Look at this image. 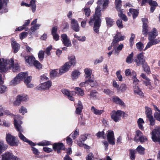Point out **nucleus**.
Wrapping results in <instances>:
<instances>
[{
    "mask_svg": "<svg viewBox=\"0 0 160 160\" xmlns=\"http://www.w3.org/2000/svg\"><path fill=\"white\" fill-rule=\"evenodd\" d=\"M122 3L121 0H115V8L118 11V15L119 17H121V16L123 14V11L121 10Z\"/></svg>",
    "mask_w": 160,
    "mask_h": 160,
    "instance_id": "f3484780",
    "label": "nucleus"
},
{
    "mask_svg": "<svg viewBox=\"0 0 160 160\" xmlns=\"http://www.w3.org/2000/svg\"><path fill=\"white\" fill-rule=\"evenodd\" d=\"M142 21L143 22L142 32L143 35L147 36L148 35V39L149 40L144 51L150 47V32H148V20L146 18H142Z\"/></svg>",
    "mask_w": 160,
    "mask_h": 160,
    "instance_id": "423d86ee",
    "label": "nucleus"
},
{
    "mask_svg": "<svg viewBox=\"0 0 160 160\" xmlns=\"http://www.w3.org/2000/svg\"><path fill=\"white\" fill-rule=\"evenodd\" d=\"M75 92L78 95L82 96L84 94V93L83 90L79 87H76L75 88Z\"/></svg>",
    "mask_w": 160,
    "mask_h": 160,
    "instance_id": "4c0bfd02",
    "label": "nucleus"
},
{
    "mask_svg": "<svg viewBox=\"0 0 160 160\" xmlns=\"http://www.w3.org/2000/svg\"><path fill=\"white\" fill-rule=\"evenodd\" d=\"M125 75L126 76H136V72L133 71L131 72L129 69H126L125 72Z\"/></svg>",
    "mask_w": 160,
    "mask_h": 160,
    "instance_id": "473e14b6",
    "label": "nucleus"
},
{
    "mask_svg": "<svg viewBox=\"0 0 160 160\" xmlns=\"http://www.w3.org/2000/svg\"><path fill=\"white\" fill-rule=\"evenodd\" d=\"M134 92L135 93H137L140 96H142L143 94L140 88L138 86L135 88Z\"/></svg>",
    "mask_w": 160,
    "mask_h": 160,
    "instance_id": "864d4df0",
    "label": "nucleus"
},
{
    "mask_svg": "<svg viewBox=\"0 0 160 160\" xmlns=\"http://www.w3.org/2000/svg\"><path fill=\"white\" fill-rule=\"evenodd\" d=\"M160 42V37L151 38V46L156 44Z\"/></svg>",
    "mask_w": 160,
    "mask_h": 160,
    "instance_id": "c756f323",
    "label": "nucleus"
},
{
    "mask_svg": "<svg viewBox=\"0 0 160 160\" xmlns=\"http://www.w3.org/2000/svg\"><path fill=\"white\" fill-rule=\"evenodd\" d=\"M13 58L8 60L2 59V61L0 58V72L2 73L6 72L7 71L8 64L10 65L9 67H11L13 66Z\"/></svg>",
    "mask_w": 160,
    "mask_h": 160,
    "instance_id": "39448f33",
    "label": "nucleus"
},
{
    "mask_svg": "<svg viewBox=\"0 0 160 160\" xmlns=\"http://www.w3.org/2000/svg\"><path fill=\"white\" fill-rule=\"evenodd\" d=\"M71 28L76 32H79L80 30L79 26L77 21L74 19H71Z\"/></svg>",
    "mask_w": 160,
    "mask_h": 160,
    "instance_id": "2eb2a0df",
    "label": "nucleus"
},
{
    "mask_svg": "<svg viewBox=\"0 0 160 160\" xmlns=\"http://www.w3.org/2000/svg\"><path fill=\"white\" fill-rule=\"evenodd\" d=\"M107 137L108 141L110 144L112 145L115 144V138L114 133L112 131H108Z\"/></svg>",
    "mask_w": 160,
    "mask_h": 160,
    "instance_id": "4468645a",
    "label": "nucleus"
},
{
    "mask_svg": "<svg viewBox=\"0 0 160 160\" xmlns=\"http://www.w3.org/2000/svg\"><path fill=\"white\" fill-rule=\"evenodd\" d=\"M61 37L64 45L67 47L72 46L71 41L68 38L66 34H62L61 35Z\"/></svg>",
    "mask_w": 160,
    "mask_h": 160,
    "instance_id": "6ab92c4d",
    "label": "nucleus"
},
{
    "mask_svg": "<svg viewBox=\"0 0 160 160\" xmlns=\"http://www.w3.org/2000/svg\"><path fill=\"white\" fill-rule=\"evenodd\" d=\"M158 6V4L156 1L151 0V13H153Z\"/></svg>",
    "mask_w": 160,
    "mask_h": 160,
    "instance_id": "cd10ccee",
    "label": "nucleus"
},
{
    "mask_svg": "<svg viewBox=\"0 0 160 160\" xmlns=\"http://www.w3.org/2000/svg\"><path fill=\"white\" fill-rule=\"evenodd\" d=\"M98 92L96 90L91 91L89 94L91 98H96Z\"/></svg>",
    "mask_w": 160,
    "mask_h": 160,
    "instance_id": "3c124183",
    "label": "nucleus"
},
{
    "mask_svg": "<svg viewBox=\"0 0 160 160\" xmlns=\"http://www.w3.org/2000/svg\"><path fill=\"white\" fill-rule=\"evenodd\" d=\"M136 142L138 143L140 142L141 143H143L147 141L146 137L143 135L142 133L139 130H138L135 132V135L133 139Z\"/></svg>",
    "mask_w": 160,
    "mask_h": 160,
    "instance_id": "0eeeda50",
    "label": "nucleus"
},
{
    "mask_svg": "<svg viewBox=\"0 0 160 160\" xmlns=\"http://www.w3.org/2000/svg\"><path fill=\"white\" fill-rule=\"evenodd\" d=\"M121 111L118 110L117 111L113 110L110 113L111 118L115 122H117L121 120Z\"/></svg>",
    "mask_w": 160,
    "mask_h": 160,
    "instance_id": "9b49d317",
    "label": "nucleus"
},
{
    "mask_svg": "<svg viewBox=\"0 0 160 160\" xmlns=\"http://www.w3.org/2000/svg\"><path fill=\"white\" fill-rule=\"evenodd\" d=\"M18 158L13 155L12 153L6 152L0 156V160H18Z\"/></svg>",
    "mask_w": 160,
    "mask_h": 160,
    "instance_id": "f8f14e48",
    "label": "nucleus"
},
{
    "mask_svg": "<svg viewBox=\"0 0 160 160\" xmlns=\"http://www.w3.org/2000/svg\"><path fill=\"white\" fill-rule=\"evenodd\" d=\"M9 65H10L9 64H8V67L7 71H8V68L10 69H14L15 70H17L19 69L18 66L16 64L15 65L14 64V61H13V66L12 65V67H9Z\"/></svg>",
    "mask_w": 160,
    "mask_h": 160,
    "instance_id": "69168bd1",
    "label": "nucleus"
},
{
    "mask_svg": "<svg viewBox=\"0 0 160 160\" xmlns=\"http://www.w3.org/2000/svg\"><path fill=\"white\" fill-rule=\"evenodd\" d=\"M58 72L55 70H52L50 72V77L52 79H53L56 77Z\"/></svg>",
    "mask_w": 160,
    "mask_h": 160,
    "instance_id": "8fccbe9b",
    "label": "nucleus"
},
{
    "mask_svg": "<svg viewBox=\"0 0 160 160\" xmlns=\"http://www.w3.org/2000/svg\"><path fill=\"white\" fill-rule=\"evenodd\" d=\"M26 62L30 66L33 65V63L35 60V58L32 56H24Z\"/></svg>",
    "mask_w": 160,
    "mask_h": 160,
    "instance_id": "b1692460",
    "label": "nucleus"
},
{
    "mask_svg": "<svg viewBox=\"0 0 160 160\" xmlns=\"http://www.w3.org/2000/svg\"><path fill=\"white\" fill-rule=\"evenodd\" d=\"M52 49V46L51 45H50L49 46L46 48L45 52L48 56H49L50 55V51Z\"/></svg>",
    "mask_w": 160,
    "mask_h": 160,
    "instance_id": "680f3d73",
    "label": "nucleus"
},
{
    "mask_svg": "<svg viewBox=\"0 0 160 160\" xmlns=\"http://www.w3.org/2000/svg\"><path fill=\"white\" fill-rule=\"evenodd\" d=\"M38 57L40 61L42 60L44 58V52L42 50H40L38 53Z\"/></svg>",
    "mask_w": 160,
    "mask_h": 160,
    "instance_id": "5fc2aeb1",
    "label": "nucleus"
},
{
    "mask_svg": "<svg viewBox=\"0 0 160 160\" xmlns=\"http://www.w3.org/2000/svg\"><path fill=\"white\" fill-rule=\"evenodd\" d=\"M27 72H21L19 73L10 82L11 85H15L20 83V82L24 79V82L26 85L27 88H32L34 87L33 84L30 83L32 80V77L31 76L27 77Z\"/></svg>",
    "mask_w": 160,
    "mask_h": 160,
    "instance_id": "f03ea898",
    "label": "nucleus"
},
{
    "mask_svg": "<svg viewBox=\"0 0 160 160\" xmlns=\"http://www.w3.org/2000/svg\"><path fill=\"white\" fill-rule=\"evenodd\" d=\"M133 52H132L131 54H129L126 58V62L129 64L132 63L133 61Z\"/></svg>",
    "mask_w": 160,
    "mask_h": 160,
    "instance_id": "2f4dec72",
    "label": "nucleus"
},
{
    "mask_svg": "<svg viewBox=\"0 0 160 160\" xmlns=\"http://www.w3.org/2000/svg\"><path fill=\"white\" fill-rule=\"evenodd\" d=\"M6 140L8 144L11 146H17L18 143L17 141L16 138L11 134L8 133L6 134Z\"/></svg>",
    "mask_w": 160,
    "mask_h": 160,
    "instance_id": "1a4fd4ad",
    "label": "nucleus"
},
{
    "mask_svg": "<svg viewBox=\"0 0 160 160\" xmlns=\"http://www.w3.org/2000/svg\"><path fill=\"white\" fill-rule=\"evenodd\" d=\"M105 19L108 27L110 28L113 25L114 23V21L113 19L109 17H107Z\"/></svg>",
    "mask_w": 160,
    "mask_h": 160,
    "instance_id": "393cba45",
    "label": "nucleus"
},
{
    "mask_svg": "<svg viewBox=\"0 0 160 160\" xmlns=\"http://www.w3.org/2000/svg\"><path fill=\"white\" fill-rule=\"evenodd\" d=\"M152 138L155 142H158L160 143V128L157 127L152 131Z\"/></svg>",
    "mask_w": 160,
    "mask_h": 160,
    "instance_id": "6e6552de",
    "label": "nucleus"
},
{
    "mask_svg": "<svg viewBox=\"0 0 160 160\" xmlns=\"http://www.w3.org/2000/svg\"><path fill=\"white\" fill-rule=\"evenodd\" d=\"M88 135H89V134H85L81 135L80 137V140L82 141H85L87 139V137Z\"/></svg>",
    "mask_w": 160,
    "mask_h": 160,
    "instance_id": "338daca9",
    "label": "nucleus"
},
{
    "mask_svg": "<svg viewBox=\"0 0 160 160\" xmlns=\"http://www.w3.org/2000/svg\"><path fill=\"white\" fill-rule=\"evenodd\" d=\"M113 101L116 104L123 106L124 104V103L118 97L114 96L112 98Z\"/></svg>",
    "mask_w": 160,
    "mask_h": 160,
    "instance_id": "a878e982",
    "label": "nucleus"
},
{
    "mask_svg": "<svg viewBox=\"0 0 160 160\" xmlns=\"http://www.w3.org/2000/svg\"><path fill=\"white\" fill-rule=\"evenodd\" d=\"M109 1L108 0H98L97 3L98 6L95 9V13L90 17L88 21L90 26L93 25V30L94 32L99 34V30L102 23V12L100 6L102 4V11L104 10L108 7Z\"/></svg>",
    "mask_w": 160,
    "mask_h": 160,
    "instance_id": "f257e3e1",
    "label": "nucleus"
},
{
    "mask_svg": "<svg viewBox=\"0 0 160 160\" xmlns=\"http://www.w3.org/2000/svg\"><path fill=\"white\" fill-rule=\"evenodd\" d=\"M85 73V77L86 79L91 78V75L92 73V70L88 68H87L84 69Z\"/></svg>",
    "mask_w": 160,
    "mask_h": 160,
    "instance_id": "bb28decb",
    "label": "nucleus"
},
{
    "mask_svg": "<svg viewBox=\"0 0 160 160\" xmlns=\"http://www.w3.org/2000/svg\"><path fill=\"white\" fill-rule=\"evenodd\" d=\"M19 112L20 113H22V115H24V113L27 112V111L26 108L23 106H22L21 108L19 110Z\"/></svg>",
    "mask_w": 160,
    "mask_h": 160,
    "instance_id": "774afa93",
    "label": "nucleus"
},
{
    "mask_svg": "<svg viewBox=\"0 0 160 160\" xmlns=\"http://www.w3.org/2000/svg\"><path fill=\"white\" fill-rule=\"evenodd\" d=\"M138 1L139 3H141V6L145 5L146 3H148L150 5V0H138Z\"/></svg>",
    "mask_w": 160,
    "mask_h": 160,
    "instance_id": "4d7b16f0",
    "label": "nucleus"
},
{
    "mask_svg": "<svg viewBox=\"0 0 160 160\" xmlns=\"http://www.w3.org/2000/svg\"><path fill=\"white\" fill-rule=\"evenodd\" d=\"M158 35V32L155 28H153L152 31L151 32V38H156Z\"/></svg>",
    "mask_w": 160,
    "mask_h": 160,
    "instance_id": "c03bdc74",
    "label": "nucleus"
},
{
    "mask_svg": "<svg viewBox=\"0 0 160 160\" xmlns=\"http://www.w3.org/2000/svg\"><path fill=\"white\" fill-rule=\"evenodd\" d=\"M14 125L16 130L20 132V127H21L20 122H21V121H18L15 119H14ZM18 136L20 138L22 141L28 143L31 146H35L36 144L32 142L27 139L21 132H19L18 134Z\"/></svg>",
    "mask_w": 160,
    "mask_h": 160,
    "instance_id": "20e7f679",
    "label": "nucleus"
},
{
    "mask_svg": "<svg viewBox=\"0 0 160 160\" xmlns=\"http://www.w3.org/2000/svg\"><path fill=\"white\" fill-rule=\"evenodd\" d=\"M96 135L99 138L102 137L103 139H105V138L104 131L99 132L96 134Z\"/></svg>",
    "mask_w": 160,
    "mask_h": 160,
    "instance_id": "052dcab7",
    "label": "nucleus"
},
{
    "mask_svg": "<svg viewBox=\"0 0 160 160\" xmlns=\"http://www.w3.org/2000/svg\"><path fill=\"white\" fill-rule=\"evenodd\" d=\"M145 109V113L148 118L147 120L150 122V108L147 107H146Z\"/></svg>",
    "mask_w": 160,
    "mask_h": 160,
    "instance_id": "37998d69",
    "label": "nucleus"
},
{
    "mask_svg": "<svg viewBox=\"0 0 160 160\" xmlns=\"http://www.w3.org/2000/svg\"><path fill=\"white\" fill-rule=\"evenodd\" d=\"M127 87L125 84H122L121 85L118 90H119L122 92H124L127 89Z\"/></svg>",
    "mask_w": 160,
    "mask_h": 160,
    "instance_id": "79ce46f5",
    "label": "nucleus"
},
{
    "mask_svg": "<svg viewBox=\"0 0 160 160\" xmlns=\"http://www.w3.org/2000/svg\"><path fill=\"white\" fill-rule=\"evenodd\" d=\"M11 45L13 49V52L14 53L17 52L20 48V45L17 43L15 41H12L11 42Z\"/></svg>",
    "mask_w": 160,
    "mask_h": 160,
    "instance_id": "5701e85b",
    "label": "nucleus"
},
{
    "mask_svg": "<svg viewBox=\"0 0 160 160\" xmlns=\"http://www.w3.org/2000/svg\"><path fill=\"white\" fill-rule=\"evenodd\" d=\"M27 98L25 95H18L16 100L14 102V105L16 106H19L22 101H26Z\"/></svg>",
    "mask_w": 160,
    "mask_h": 160,
    "instance_id": "a211bd4d",
    "label": "nucleus"
},
{
    "mask_svg": "<svg viewBox=\"0 0 160 160\" xmlns=\"http://www.w3.org/2000/svg\"><path fill=\"white\" fill-rule=\"evenodd\" d=\"M129 12H128V15L130 16L131 14L132 15L133 18L134 19L138 17V15L139 12L138 10L137 9H135L134 8H131L129 9Z\"/></svg>",
    "mask_w": 160,
    "mask_h": 160,
    "instance_id": "4be33fe9",
    "label": "nucleus"
},
{
    "mask_svg": "<svg viewBox=\"0 0 160 160\" xmlns=\"http://www.w3.org/2000/svg\"><path fill=\"white\" fill-rule=\"evenodd\" d=\"M7 148V146L4 145L3 142L0 141V154L2 153L3 151H5Z\"/></svg>",
    "mask_w": 160,
    "mask_h": 160,
    "instance_id": "c9c22d12",
    "label": "nucleus"
},
{
    "mask_svg": "<svg viewBox=\"0 0 160 160\" xmlns=\"http://www.w3.org/2000/svg\"><path fill=\"white\" fill-rule=\"evenodd\" d=\"M79 135V132L78 129L77 128L75 129L73 133H72L70 135H71L73 139L76 138Z\"/></svg>",
    "mask_w": 160,
    "mask_h": 160,
    "instance_id": "a19ab883",
    "label": "nucleus"
},
{
    "mask_svg": "<svg viewBox=\"0 0 160 160\" xmlns=\"http://www.w3.org/2000/svg\"><path fill=\"white\" fill-rule=\"evenodd\" d=\"M142 53H140L137 55V58L134 60L137 65L138 66L143 64L145 62V59Z\"/></svg>",
    "mask_w": 160,
    "mask_h": 160,
    "instance_id": "dca6fc26",
    "label": "nucleus"
},
{
    "mask_svg": "<svg viewBox=\"0 0 160 160\" xmlns=\"http://www.w3.org/2000/svg\"><path fill=\"white\" fill-rule=\"evenodd\" d=\"M117 25L119 28H123L122 21L121 19L117 20L116 22Z\"/></svg>",
    "mask_w": 160,
    "mask_h": 160,
    "instance_id": "6e6d98bb",
    "label": "nucleus"
},
{
    "mask_svg": "<svg viewBox=\"0 0 160 160\" xmlns=\"http://www.w3.org/2000/svg\"><path fill=\"white\" fill-rule=\"evenodd\" d=\"M80 74V72L79 71L76 70L73 71L71 75L72 77L73 80H74L78 78Z\"/></svg>",
    "mask_w": 160,
    "mask_h": 160,
    "instance_id": "72a5a7b5",
    "label": "nucleus"
},
{
    "mask_svg": "<svg viewBox=\"0 0 160 160\" xmlns=\"http://www.w3.org/2000/svg\"><path fill=\"white\" fill-rule=\"evenodd\" d=\"M7 89L6 87L3 85L2 84H0V93H3L5 92Z\"/></svg>",
    "mask_w": 160,
    "mask_h": 160,
    "instance_id": "0e129e2a",
    "label": "nucleus"
},
{
    "mask_svg": "<svg viewBox=\"0 0 160 160\" xmlns=\"http://www.w3.org/2000/svg\"><path fill=\"white\" fill-rule=\"evenodd\" d=\"M130 158L132 160H134L135 158V150L133 149H130Z\"/></svg>",
    "mask_w": 160,
    "mask_h": 160,
    "instance_id": "a18cd8bd",
    "label": "nucleus"
},
{
    "mask_svg": "<svg viewBox=\"0 0 160 160\" xmlns=\"http://www.w3.org/2000/svg\"><path fill=\"white\" fill-rule=\"evenodd\" d=\"M69 136H68L66 138V141L67 143L70 146H71L72 144V139Z\"/></svg>",
    "mask_w": 160,
    "mask_h": 160,
    "instance_id": "e2e57ef3",
    "label": "nucleus"
},
{
    "mask_svg": "<svg viewBox=\"0 0 160 160\" xmlns=\"http://www.w3.org/2000/svg\"><path fill=\"white\" fill-rule=\"evenodd\" d=\"M88 85H90L92 87H93L95 86H97V82L92 79H88L87 80Z\"/></svg>",
    "mask_w": 160,
    "mask_h": 160,
    "instance_id": "e433bc0d",
    "label": "nucleus"
},
{
    "mask_svg": "<svg viewBox=\"0 0 160 160\" xmlns=\"http://www.w3.org/2000/svg\"><path fill=\"white\" fill-rule=\"evenodd\" d=\"M52 85V82L51 81H48L39 84L36 88V89L37 90L48 89L51 87Z\"/></svg>",
    "mask_w": 160,
    "mask_h": 160,
    "instance_id": "ddd939ff",
    "label": "nucleus"
},
{
    "mask_svg": "<svg viewBox=\"0 0 160 160\" xmlns=\"http://www.w3.org/2000/svg\"><path fill=\"white\" fill-rule=\"evenodd\" d=\"M124 38H125L124 36H119L118 34H116L114 37L111 43L113 47L115 46L119 42L124 40Z\"/></svg>",
    "mask_w": 160,
    "mask_h": 160,
    "instance_id": "aec40b11",
    "label": "nucleus"
},
{
    "mask_svg": "<svg viewBox=\"0 0 160 160\" xmlns=\"http://www.w3.org/2000/svg\"><path fill=\"white\" fill-rule=\"evenodd\" d=\"M52 148L57 153H61L62 151H64L66 149L65 145L62 142H59L54 143L52 144Z\"/></svg>",
    "mask_w": 160,
    "mask_h": 160,
    "instance_id": "9d476101",
    "label": "nucleus"
},
{
    "mask_svg": "<svg viewBox=\"0 0 160 160\" xmlns=\"http://www.w3.org/2000/svg\"><path fill=\"white\" fill-rule=\"evenodd\" d=\"M145 149L141 145L138 146L136 148V150L138 153L140 155H143L144 154Z\"/></svg>",
    "mask_w": 160,
    "mask_h": 160,
    "instance_id": "f704fd0d",
    "label": "nucleus"
},
{
    "mask_svg": "<svg viewBox=\"0 0 160 160\" xmlns=\"http://www.w3.org/2000/svg\"><path fill=\"white\" fill-rule=\"evenodd\" d=\"M91 110L94 114L97 115H100L104 112L103 110H100L96 109L93 106L92 107Z\"/></svg>",
    "mask_w": 160,
    "mask_h": 160,
    "instance_id": "c85d7f7f",
    "label": "nucleus"
},
{
    "mask_svg": "<svg viewBox=\"0 0 160 160\" xmlns=\"http://www.w3.org/2000/svg\"><path fill=\"white\" fill-rule=\"evenodd\" d=\"M144 123V122L142 118H139L137 121V123L139 128L141 130H144V128L142 124Z\"/></svg>",
    "mask_w": 160,
    "mask_h": 160,
    "instance_id": "7c9ffc66",
    "label": "nucleus"
},
{
    "mask_svg": "<svg viewBox=\"0 0 160 160\" xmlns=\"http://www.w3.org/2000/svg\"><path fill=\"white\" fill-rule=\"evenodd\" d=\"M74 36L75 38H76L77 39H78V40L83 42L85 41L86 40V37L85 36H82V37H80L79 36H78L76 34H74Z\"/></svg>",
    "mask_w": 160,
    "mask_h": 160,
    "instance_id": "13d9d810",
    "label": "nucleus"
},
{
    "mask_svg": "<svg viewBox=\"0 0 160 160\" xmlns=\"http://www.w3.org/2000/svg\"><path fill=\"white\" fill-rule=\"evenodd\" d=\"M135 38V35L133 33L131 34V37L129 39L130 46L131 47H132L134 43V40Z\"/></svg>",
    "mask_w": 160,
    "mask_h": 160,
    "instance_id": "49530a36",
    "label": "nucleus"
},
{
    "mask_svg": "<svg viewBox=\"0 0 160 160\" xmlns=\"http://www.w3.org/2000/svg\"><path fill=\"white\" fill-rule=\"evenodd\" d=\"M142 65L144 71L147 73H149L150 72V68L149 66L147 65L146 64H143Z\"/></svg>",
    "mask_w": 160,
    "mask_h": 160,
    "instance_id": "bf43d9fd",
    "label": "nucleus"
},
{
    "mask_svg": "<svg viewBox=\"0 0 160 160\" xmlns=\"http://www.w3.org/2000/svg\"><path fill=\"white\" fill-rule=\"evenodd\" d=\"M83 11L86 16L88 17L90 16L91 10L89 8L85 7L83 9Z\"/></svg>",
    "mask_w": 160,
    "mask_h": 160,
    "instance_id": "de8ad7c7",
    "label": "nucleus"
},
{
    "mask_svg": "<svg viewBox=\"0 0 160 160\" xmlns=\"http://www.w3.org/2000/svg\"><path fill=\"white\" fill-rule=\"evenodd\" d=\"M152 107H153V109L155 111L154 114L155 118L158 121H160V110L158 107L154 105H153Z\"/></svg>",
    "mask_w": 160,
    "mask_h": 160,
    "instance_id": "412c9836",
    "label": "nucleus"
},
{
    "mask_svg": "<svg viewBox=\"0 0 160 160\" xmlns=\"http://www.w3.org/2000/svg\"><path fill=\"white\" fill-rule=\"evenodd\" d=\"M32 65H33L37 69H41L42 67V64L37 60H35Z\"/></svg>",
    "mask_w": 160,
    "mask_h": 160,
    "instance_id": "58836bf2",
    "label": "nucleus"
},
{
    "mask_svg": "<svg viewBox=\"0 0 160 160\" xmlns=\"http://www.w3.org/2000/svg\"><path fill=\"white\" fill-rule=\"evenodd\" d=\"M136 47L140 51H142L144 48V45L141 42H139L136 44Z\"/></svg>",
    "mask_w": 160,
    "mask_h": 160,
    "instance_id": "603ef678",
    "label": "nucleus"
},
{
    "mask_svg": "<svg viewBox=\"0 0 160 160\" xmlns=\"http://www.w3.org/2000/svg\"><path fill=\"white\" fill-rule=\"evenodd\" d=\"M37 144L40 146H48L51 145V142L45 140L39 142Z\"/></svg>",
    "mask_w": 160,
    "mask_h": 160,
    "instance_id": "ea45409f",
    "label": "nucleus"
},
{
    "mask_svg": "<svg viewBox=\"0 0 160 160\" xmlns=\"http://www.w3.org/2000/svg\"><path fill=\"white\" fill-rule=\"evenodd\" d=\"M123 47V45L122 44L119 45L117 48L114 47V49L116 53H118Z\"/></svg>",
    "mask_w": 160,
    "mask_h": 160,
    "instance_id": "09e8293b",
    "label": "nucleus"
},
{
    "mask_svg": "<svg viewBox=\"0 0 160 160\" xmlns=\"http://www.w3.org/2000/svg\"><path fill=\"white\" fill-rule=\"evenodd\" d=\"M68 58L69 61L66 62L59 69V74L60 75L67 72L72 66H75L77 62L74 55H71L68 56Z\"/></svg>",
    "mask_w": 160,
    "mask_h": 160,
    "instance_id": "7ed1b4c3",
    "label": "nucleus"
}]
</instances>
